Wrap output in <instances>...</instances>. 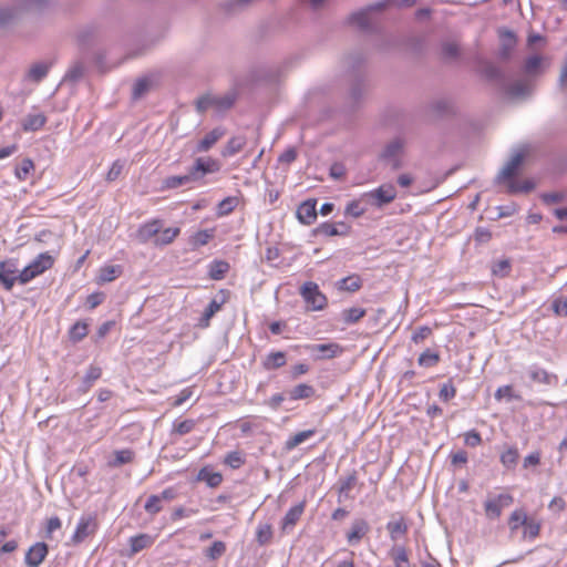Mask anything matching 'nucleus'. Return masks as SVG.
<instances>
[{
    "instance_id": "nucleus-1",
    "label": "nucleus",
    "mask_w": 567,
    "mask_h": 567,
    "mask_svg": "<svg viewBox=\"0 0 567 567\" xmlns=\"http://www.w3.org/2000/svg\"><path fill=\"white\" fill-rule=\"evenodd\" d=\"M220 163L212 157H197L194 164L184 175L168 176L164 181L166 188H177L189 186L200 182L207 174L217 173L220 169Z\"/></svg>"
},
{
    "instance_id": "nucleus-2",
    "label": "nucleus",
    "mask_w": 567,
    "mask_h": 567,
    "mask_svg": "<svg viewBox=\"0 0 567 567\" xmlns=\"http://www.w3.org/2000/svg\"><path fill=\"white\" fill-rule=\"evenodd\" d=\"M406 142L403 137H394L379 153V161L389 166L392 171H398L403 166Z\"/></svg>"
},
{
    "instance_id": "nucleus-3",
    "label": "nucleus",
    "mask_w": 567,
    "mask_h": 567,
    "mask_svg": "<svg viewBox=\"0 0 567 567\" xmlns=\"http://www.w3.org/2000/svg\"><path fill=\"white\" fill-rule=\"evenodd\" d=\"M53 264L54 259L49 252L40 254L31 264L20 271L19 284H28L45 270L50 269Z\"/></svg>"
},
{
    "instance_id": "nucleus-4",
    "label": "nucleus",
    "mask_w": 567,
    "mask_h": 567,
    "mask_svg": "<svg viewBox=\"0 0 567 567\" xmlns=\"http://www.w3.org/2000/svg\"><path fill=\"white\" fill-rule=\"evenodd\" d=\"M300 295L312 311L322 310L328 303L327 297L319 290V286L312 281H307L301 286Z\"/></svg>"
},
{
    "instance_id": "nucleus-5",
    "label": "nucleus",
    "mask_w": 567,
    "mask_h": 567,
    "mask_svg": "<svg viewBox=\"0 0 567 567\" xmlns=\"http://www.w3.org/2000/svg\"><path fill=\"white\" fill-rule=\"evenodd\" d=\"M514 498L511 494H499L495 497H488L484 502L485 515L489 519H497L502 515L503 508L511 506Z\"/></svg>"
},
{
    "instance_id": "nucleus-6",
    "label": "nucleus",
    "mask_w": 567,
    "mask_h": 567,
    "mask_svg": "<svg viewBox=\"0 0 567 567\" xmlns=\"http://www.w3.org/2000/svg\"><path fill=\"white\" fill-rule=\"evenodd\" d=\"M371 205L382 207L396 198V188L393 184H382L378 188L365 194Z\"/></svg>"
},
{
    "instance_id": "nucleus-7",
    "label": "nucleus",
    "mask_w": 567,
    "mask_h": 567,
    "mask_svg": "<svg viewBox=\"0 0 567 567\" xmlns=\"http://www.w3.org/2000/svg\"><path fill=\"white\" fill-rule=\"evenodd\" d=\"M505 94L514 100L526 99L533 92V83L529 79H517L503 85Z\"/></svg>"
},
{
    "instance_id": "nucleus-8",
    "label": "nucleus",
    "mask_w": 567,
    "mask_h": 567,
    "mask_svg": "<svg viewBox=\"0 0 567 567\" xmlns=\"http://www.w3.org/2000/svg\"><path fill=\"white\" fill-rule=\"evenodd\" d=\"M20 271L14 259L0 261V284L11 290L19 282Z\"/></svg>"
},
{
    "instance_id": "nucleus-9",
    "label": "nucleus",
    "mask_w": 567,
    "mask_h": 567,
    "mask_svg": "<svg viewBox=\"0 0 567 567\" xmlns=\"http://www.w3.org/2000/svg\"><path fill=\"white\" fill-rule=\"evenodd\" d=\"M97 524L96 519L92 515L82 516L78 523L75 532L72 536V542L74 544L82 543L86 537L94 534L96 530Z\"/></svg>"
},
{
    "instance_id": "nucleus-10",
    "label": "nucleus",
    "mask_w": 567,
    "mask_h": 567,
    "mask_svg": "<svg viewBox=\"0 0 567 567\" xmlns=\"http://www.w3.org/2000/svg\"><path fill=\"white\" fill-rule=\"evenodd\" d=\"M306 349L317 360L332 359L341 352L338 343H313L308 344Z\"/></svg>"
},
{
    "instance_id": "nucleus-11",
    "label": "nucleus",
    "mask_w": 567,
    "mask_h": 567,
    "mask_svg": "<svg viewBox=\"0 0 567 567\" xmlns=\"http://www.w3.org/2000/svg\"><path fill=\"white\" fill-rule=\"evenodd\" d=\"M350 233V226L344 224L343 221L339 223H322L318 227L313 229V234L316 236H347Z\"/></svg>"
},
{
    "instance_id": "nucleus-12",
    "label": "nucleus",
    "mask_w": 567,
    "mask_h": 567,
    "mask_svg": "<svg viewBox=\"0 0 567 567\" xmlns=\"http://www.w3.org/2000/svg\"><path fill=\"white\" fill-rule=\"evenodd\" d=\"M524 161V154L523 153H516L512 156V158L506 163V165L499 171V173L496 176L497 183H503L507 179L513 178L518 167L522 165Z\"/></svg>"
},
{
    "instance_id": "nucleus-13",
    "label": "nucleus",
    "mask_w": 567,
    "mask_h": 567,
    "mask_svg": "<svg viewBox=\"0 0 567 567\" xmlns=\"http://www.w3.org/2000/svg\"><path fill=\"white\" fill-rule=\"evenodd\" d=\"M162 226L163 224L159 219H154L152 221L145 223L138 228L136 237L143 244L151 240L154 241L155 237L158 236Z\"/></svg>"
},
{
    "instance_id": "nucleus-14",
    "label": "nucleus",
    "mask_w": 567,
    "mask_h": 567,
    "mask_svg": "<svg viewBox=\"0 0 567 567\" xmlns=\"http://www.w3.org/2000/svg\"><path fill=\"white\" fill-rule=\"evenodd\" d=\"M48 554V545L45 543H37L29 548L25 554V564L29 567H39Z\"/></svg>"
},
{
    "instance_id": "nucleus-15",
    "label": "nucleus",
    "mask_w": 567,
    "mask_h": 567,
    "mask_svg": "<svg viewBox=\"0 0 567 567\" xmlns=\"http://www.w3.org/2000/svg\"><path fill=\"white\" fill-rule=\"evenodd\" d=\"M317 200L308 199L301 203L297 209V218L303 225H311L317 218Z\"/></svg>"
},
{
    "instance_id": "nucleus-16",
    "label": "nucleus",
    "mask_w": 567,
    "mask_h": 567,
    "mask_svg": "<svg viewBox=\"0 0 567 567\" xmlns=\"http://www.w3.org/2000/svg\"><path fill=\"white\" fill-rule=\"evenodd\" d=\"M225 135L223 127H216L207 133L197 144L196 152L203 153L209 151L214 144Z\"/></svg>"
},
{
    "instance_id": "nucleus-17",
    "label": "nucleus",
    "mask_w": 567,
    "mask_h": 567,
    "mask_svg": "<svg viewBox=\"0 0 567 567\" xmlns=\"http://www.w3.org/2000/svg\"><path fill=\"white\" fill-rule=\"evenodd\" d=\"M305 511V502L292 506L285 515L281 522V528L288 530L295 527Z\"/></svg>"
},
{
    "instance_id": "nucleus-18",
    "label": "nucleus",
    "mask_w": 567,
    "mask_h": 567,
    "mask_svg": "<svg viewBox=\"0 0 567 567\" xmlns=\"http://www.w3.org/2000/svg\"><path fill=\"white\" fill-rule=\"evenodd\" d=\"M527 373L533 382L539 384L550 385L554 381L557 380L556 375L550 374L545 369L539 368L538 365L529 367Z\"/></svg>"
},
{
    "instance_id": "nucleus-19",
    "label": "nucleus",
    "mask_w": 567,
    "mask_h": 567,
    "mask_svg": "<svg viewBox=\"0 0 567 567\" xmlns=\"http://www.w3.org/2000/svg\"><path fill=\"white\" fill-rule=\"evenodd\" d=\"M369 532V525L364 519H357L352 523L350 530L347 534V539L350 544H355Z\"/></svg>"
},
{
    "instance_id": "nucleus-20",
    "label": "nucleus",
    "mask_w": 567,
    "mask_h": 567,
    "mask_svg": "<svg viewBox=\"0 0 567 567\" xmlns=\"http://www.w3.org/2000/svg\"><path fill=\"white\" fill-rule=\"evenodd\" d=\"M52 63L38 62L30 66L25 78L34 83H40L47 75Z\"/></svg>"
},
{
    "instance_id": "nucleus-21",
    "label": "nucleus",
    "mask_w": 567,
    "mask_h": 567,
    "mask_svg": "<svg viewBox=\"0 0 567 567\" xmlns=\"http://www.w3.org/2000/svg\"><path fill=\"white\" fill-rule=\"evenodd\" d=\"M215 236L214 229H203L198 230L194 235L189 237L188 244L192 250H197L202 246H205L213 239Z\"/></svg>"
},
{
    "instance_id": "nucleus-22",
    "label": "nucleus",
    "mask_w": 567,
    "mask_h": 567,
    "mask_svg": "<svg viewBox=\"0 0 567 567\" xmlns=\"http://www.w3.org/2000/svg\"><path fill=\"white\" fill-rule=\"evenodd\" d=\"M47 117L42 113L28 114L22 121V128L25 132H35L44 126Z\"/></svg>"
},
{
    "instance_id": "nucleus-23",
    "label": "nucleus",
    "mask_w": 567,
    "mask_h": 567,
    "mask_svg": "<svg viewBox=\"0 0 567 567\" xmlns=\"http://www.w3.org/2000/svg\"><path fill=\"white\" fill-rule=\"evenodd\" d=\"M386 530L389 532L392 540L399 539L408 533V524L402 515H399L398 519L391 520L386 524Z\"/></svg>"
},
{
    "instance_id": "nucleus-24",
    "label": "nucleus",
    "mask_w": 567,
    "mask_h": 567,
    "mask_svg": "<svg viewBox=\"0 0 567 567\" xmlns=\"http://www.w3.org/2000/svg\"><path fill=\"white\" fill-rule=\"evenodd\" d=\"M226 299L221 297L219 300L214 298L205 308L203 316L200 318V326L208 327L210 319L221 309V306L225 303Z\"/></svg>"
},
{
    "instance_id": "nucleus-25",
    "label": "nucleus",
    "mask_w": 567,
    "mask_h": 567,
    "mask_svg": "<svg viewBox=\"0 0 567 567\" xmlns=\"http://www.w3.org/2000/svg\"><path fill=\"white\" fill-rule=\"evenodd\" d=\"M113 460H110L107 463L110 467H118L124 464L132 463L135 458L134 451L130 449L117 450L113 453Z\"/></svg>"
},
{
    "instance_id": "nucleus-26",
    "label": "nucleus",
    "mask_w": 567,
    "mask_h": 567,
    "mask_svg": "<svg viewBox=\"0 0 567 567\" xmlns=\"http://www.w3.org/2000/svg\"><path fill=\"white\" fill-rule=\"evenodd\" d=\"M336 287L341 291L355 292L362 287V280L358 275H351L338 280Z\"/></svg>"
},
{
    "instance_id": "nucleus-27",
    "label": "nucleus",
    "mask_w": 567,
    "mask_h": 567,
    "mask_svg": "<svg viewBox=\"0 0 567 567\" xmlns=\"http://www.w3.org/2000/svg\"><path fill=\"white\" fill-rule=\"evenodd\" d=\"M286 353L282 351L270 352L262 361V367L266 370H275L286 364Z\"/></svg>"
},
{
    "instance_id": "nucleus-28",
    "label": "nucleus",
    "mask_w": 567,
    "mask_h": 567,
    "mask_svg": "<svg viewBox=\"0 0 567 567\" xmlns=\"http://www.w3.org/2000/svg\"><path fill=\"white\" fill-rule=\"evenodd\" d=\"M348 21L350 24L357 25L361 30H367L370 28V9H362L360 11L353 12L349 16Z\"/></svg>"
},
{
    "instance_id": "nucleus-29",
    "label": "nucleus",
    "mask_w": 567,
    "mask_h": 567,
    "mask_svg": "<svg viewBox=\"0 0 567 567\" xmlns=\"http://www.w3.org/2000/svg\"><path fill=\"white\" fill-rule=\"evenodd\" d=\"M153 544V538L147 534H140L130 538L131 556L148 548Z\"/></svg>"
},
{
    "instance_id": "nucleus-30",
    "label": "nucleus",
    "mask_w": 567,
    "mask_h": 567,
    "mask_svg": "<svg viewBox=\"0 0 567 567\" xmlns=\"http://www.w3.org/2000/svg\"><path fill=\"white\" fill-rule=\"evenodd\" d=\"M395 567H411L408 550L404 546H394L390 550Z\"/></svg>"
},
{
    "instance_id": "nucleus-31",
    "label": "nucleus",
    "mask_w": 567,
    "mask_h": 567,
    "mask_svg": "<svg viewBox=\"0 0 567 567\" xmlns=\"http://www.w3.org/2000/svg\"><path fill=\"white\" fill-rule=\"evenodd\" d=\"M197 480L205 482L209 487H217L223 482V476L218 472H213L209 468L204 467L198 472Z\"/></svg>"
},
{
    "instance_id": "nucleus-32",
    "label": "nucleus",
    "mask_w": 567,
    "mask_h": 567,
    "mask_svg": "<svg viewBox=\"0 0 567 567\" xmlns=\"http://www.w3.org/2000/svg\"><path fill=\"white\" fill-rule=\"evenodd\" d=\"M181 228L178 227H168L165 229H161L157 237L154 239V245L156 246H166L174 241V239L179 235Z\"/></svg>"
},
{
    "instance_id": "nucleus-33",
    "label": "nucleus",
    "mask_w": 567,
    "mask_h": 567,
    "mask_svg": "<svg viewBox=\"0 0 567 567\" xmlns=\"http://www.w3.org/2000/svg\"><path fill=\"white\" fill-rule=\"evenodd\" d=\"M102 375V369L97 365H90L85 375L83 377L82 385L80 390L82 392H87L93 383L99 380Z\"/></svg>"
},
{
    "instance_id": "nucleus-34",
    "label": "nucleus",
    "mask_w": 567,
    "mask_h": 567,
    "mask_svg": "<svg viewBox=\"0 0 567 567\" xmlns=\"http://www.w3.org/2000/svg\"><path fill=\"white\" fill-rule=\"evenodd\" d=\"M315 433H316V430H306V431H301V432L296 433L295 435L290 436L285 442V450L286 451H292L298 445H300L301 443H303L308 439L312 437L315 435Z\"/></svg>"
},
{
    "instance_id": "nucleus-35",
    "label": "nucleus",
    "mask_w": 567,
    "mask_h": 567,
    "mask_svg": "<svg viewBox=\"0 0 567 567\" xmlns=\"http://www.w3.org/2000/svg\"><path fill=\"white\" fill-rule=\"evenodd\" d=\"M246 145V137L245 136H234L231 137L225 148L221 151V155L224 157L233 156L240 152L244 146Z\"/></svg>"
},
{
    "instance_id": "nucleus-36",
    "label": "nucleus",
    "mask_w": 567,
    "mask_h": 567,
    "mask_svg": "<svg viewBox=\"0 0 567 567\" xmlns=\"http://www.w3.org/2000/svg\"><path fill=\"white\" fill-rule=\"evenodd\" d=\"M229 264L224 260H214L209 265L208 275L213 280H220L229 270Z\"/></svg>"
},
{
    "instance_id": "nucleus-37",
    "label": "nucleus",
    "mask_w": 567,
    "mask_h": 567,
    "mask_svg": "<svg viewBox=\"0 0 567 567\" xmlns=\"http://www.w3.org/2000/svg\"><path fill=\"white\" fill-rule=\"evenodd\" d=\"M315 388L312 385L301 383L296 385L289 391V398L293 401L303 400L311 398L315 394Z\"/></svg>"
},
{
    "instance_id": "nucleus-38",
    "label": "nucleus",
    "mask_w": 567,
    "mask_h": 567,
    "mask_svg": "<svg viewBox=\"0 0 567 567\" xmlns=\"http://www.w3.org/2000/svg\"><path fill=\"white\" fill-rule=\"evenodd\" d=\"M236 100V95L234 93H226L224 95H214V109L219 112L229 110Z\"/></svg>"
},
{
    "instance_id": "nucleus-39",
    "label": "nucleus",
    "mask_w": 567,
    "mask_h": 567,
    "mask_svg": "<svg viewBox=\"0 0 567 567\" xmlns=\"http://www.w3.org/2000/svg\"><path fill=\"white\" fill-rule=\"evenodd\" d=\"M339 495L340 497L343 495L344 497L349 496V492L357 484V474L355 472H352L346 477H341L339 480Z\"/></svg>"
},
{
    "instance_id": "nucleus-40",
    "label": "nucleus",
    "mask_w": 567,
    "mask_h": 567,
    "mask_svg": "<svg viewBox=\"0 0 567 567\" xmlns=\"http://www.w3.org/2000/svg\"><path fill=\"white\" fill-rule=\"evenodd\" d=\"M272 538V527L270 524H259L256 530V540L260 546L270 543Z\"/></svg>"
},
{
    "instance_id": "nucleus-41",
    "label": "nucleus",
    "mask_w": 567,
    "mask_h": 567,
    "mask_svg": "<svg viewBox=\"0 0 567 567\" xmlns=\"http://www.w3.org/2000/svg\"><path fill=\"white\" fill-rule=\"evenodd\" d=\"M365 315V310L360 307H352L342 311V319L347 324L358 322Z\"/></svg>"
},
{
    "instance_id": "nucleus-42",
    "label": "nucleus",
    "mask_w": 567,
    "mask_h": 567,
    "mask_svg": "<svg viewBox=\"0 0 567 567\" xmlns=\"http://www.w3.org/2000/svg\"><path fill=\"white\" fill-rule=\"evenodd\" d=\"M484 74L488 80L497 82L503 87L505 83V75L498 66L491 63L487 64L484 68Z\"/></svg>"
},
{
    "instance_id": "nucleus-43",
    "label": "nucleus",
    "mask_w": 567,
    "mask_h": 567,
    "mask_svg": "<svg viewBox=\"0 0 567 567\" xmlns=\"http://www.w3.org/2000/svg\"><path fill=\"white\" fill-rule=\"evenodd\" d=\"M518 457H519V454H518L517 449L509 447L505 452L502 453L501 463L506 468H514L517 464Z\"/></svg>"
},
{
    "instance_id": "nucleus-44",
    "label": "nucleus",
    "mask_w": 567,
    "mask_h": 567,
    "mask_svg": "<svg viewBox=\"0 0 567 567\" xmlns=\"http://www.w3.org/2000/svg\"><path fill=\"white\" fill-rule=\"evenodd\" d=\"M527 515L523 509H516L514 511L508 519V526L512 532H515L520 526H524L527 522Z\"/></svg>"
},
{
    "instance_id": "nucleus-45",
    "label": "nucleus",
    "mask_w": 567,
    "mask_h": 567,
    "mask_svg": "<svg viewBox=\"0 0 567 567\" xmlns=\"http://www.w3.org/2000/svg\"><path fill=\"white\" fill-rule=\"evenodd\" d=\"M121 274L120 266H105L100 269V282H111Z\"/></svg>"
},
{
    "instance_id": "nucleus-46",
    "label": "nucleus",
    "mask_w": 567,
    "mask_h": 567,
    "mask_svg": "<svg viewBox=\"0 0 567 567\" xmlns=\"http://www.w3.org/2000/svg\"><path fill=\"white\" fill-rule=\"evenodd\" d=\"M70 339L74 342L81 341L87 334V324L82 321L75 322L70 329Z\"/></svg>"
},
{
    "instance_id": "nucleus-47",
    "label": "nucleus",
    "mask_w": 567,
    "mask_h": 567,
    "mask_svg": "<svg viewBox=\"0 0 567 567\" xmlns=\"http://www.w3.org/2000/svg\"><path fill=\"white\" fill-rule=\"evenodd\" d=\"M226 551V544L221 540H216L209 548L206 549L205 555L212 560H216L221 557Z\"/></svg>"
},
{
    "instance_id": "nucleus-48",
    "label": "nucleus",
    "mask_w": 567,
    "mask_h": 567,
    "mask_svg": "<svg viewBox=\"0 0 567 567\" xmlns=\"http://www.w3.org/2000/svg\"><path fill=\"white\" fill-rule=\"evenodd\" d=\"M151 85H152V82L147 78L137 80L133 86V93H132L133 99L134 100L141 99L145 93L148 92Z\"/></svg>"
},
{
    "instance_id": "nucleus-49",
    "label": "nucleus",
    "mask_w": 567,
    "mask_h": 567,
    "mask_svg": "<svg viewBox=\"0 0 567 567\" xmlns=\"http://www.w3.org/2000/svg\"><path fill=\"white\" fill-rule=\"evenodd\" d=\"M84 74V65L81 62H75L65 73L64 81L76 82Z\"/></svg>"
},
{
    "instance_id": "nucleus-50",
    "label": "nucleus",
    "mask_w": 567,
    "mask_h": 567,
    "mask_svg": "<svg viewBox=\"0 0 567 567\" xmlns=\"http://www.w3.org/2000/svg\"><path fill=\"white\" fill-rule=\"evenodd\" d=\"M495 399L497 401H501L503 399H506L507 401H512V400H519L520 396L518 394H515L514 391H513V386L512 385H503V386H499L495 394H494Z\"/></svg>"
},
{
    "instance_id": "nucleus-51",
    "label": "nucleus",
    "mask_w": 567,
    "mask_h": 567,
    "mask_svg": "<svg viewBox=\"0 0 567 567\" xmlns=\"http://www.w3.org/2000/svg\"><path fill=\"white\" fill-rule=\"evenodd\" d=\"M34 164L30 158H24L21 164L16 168V176L20 181H25L31 171H33Z\"/></svg>"
},
{
    "instance_id": "nucleus-52",
    "label": "nucleus",
    "mask_w": 567,
    "mask_h": 567,
    "mask_svg": "<svg viewBox=\"0 0 567 567\" xmlns=\"http://www.w3.org/2000/svg\"><path fill=\"white\" fill-rule=\"evenodd\" d=\"M419 364L422 367H433L440 361L437 353L426 350L419 357Z\"/></svg>"
},
{
    "instance_id": "nucleus-53",
    "label": "nucleus",
    "mask_w": 567,
    "mask_h": 567,
    "mask_svg": "<svg viewBox=\"0 0 567 567\" xmlns=\"http://www.w3.org/2000/svg\"><path fill=\"white\" fill-rule=\"evenodd\" d=\"M195 421L194 420H184L181 422L174 423L173 432L177 433L178 435H185L190 433L195 427Z\"/></svg>"
},
{
    "instance_id": "nucleus-54",
    "label": "nucleus",
    "mask_w": 567,
    "mask_h": 567,
    "mask_svg": "<svg viewBox=\"0 0 567 567\" xmlns=\"http://www.w3.org/2000/svg\"><path fill=\"white\" fill-rule=\"evenodd\" d=\"M17 14V11L12 7L0 6V27H4L10 23Z\"/></svg>"
},
{
    "instance_id": "nucleus-55",
    "label": "nucleus",
    "mask_w": 567,
    "mask_h": 567,
    "mask_svg": "<svg viewBox=\"0 0 567 567\" xmlns=\"http://www.w3.org/2000/svg\"><path fill=\"white\" fill-rule=\"evenodd\" d=\"M542 58L538 55L529 56L524 64V71L527 74H536L540 68Z\"/></svg>"
},
{
    "instance_id": "nucleus-56",
    "label": "nucleus",
    "mask_w": 567,
    "mask_h": 567,
    "mask_svg": "<svg viewBox=\"0 0 567 567\" xmlns=\"http://www.w3.org/2000/svg\"><path fill=\"white\" fill-rule=\"evenodd\" d=\"M161 503V497H157V495H151L144 505V509L148 514L155 515L162 509Z\"/></svg>"
},
{
    "instance_id": "nucleus-57",
    "label": "nucleus",
    "mask_w": 567,
    "mask_h": 567,
    "mask_svg": "<svg viewBox=\"0 0 567 567\" xmlns=\"http://www.w3.org/2000/svg\"><path fill=\"white\" fill-rule=\"evenodd\" d=\"M225 463L231 468H239L245 463V458L241 453L233 451L226 455Z\"/></svg>"
},
{
    "instance_id": "nucleus-58",
    "label": "nucleus",
    "mask_w": 567,
    "mask_h": 567,
    "mask_svg": "<svg viewBox=\"0 0 567 567\" xmlns=\"http://www.w3.org/2000/svg\"><path fill=\"white\" fill-rule=\"evenodd\" d=\"M509 270L511 262L507 259L498 260L492 266V272L495 276L505 277L508 275Z\"/></svg>"
},
{
    "instance_id": "nucleus-59",
    "label": "nucleus",
    "mask_w": 567,
    "mask_h": 567,
    "mask_svg": "<svg viewBox=\"0 0 567 567\" xmlns=\"http://www.w3.org/2000/svg\"><path fill=\"white\" fill-rule=\"evenodd\" d=\"M209 107H214V95L205 94L196 101V110L198 113H204Z\"/></svg>"
},
{
    "instance_id": "nucleus-60",
    "label": "nucleus",
    "mask_w": 567,
    "mask_h": 567,
    "mask_svg": "<svg viewBox=\"0 0 567 567\" xmlns=\"http://www.w3.org/2000/svg\"><path fill=\"white\" fill-rule=\"evenodd\" d=\"M124 164L125 163L123 161H120V159L115 161L106 174V181L114 182L115 179H117L118 176L122 174Z\"/></svg>"
},
{
    "instance_id": "nucleus-61",
    "label": "nucleus",
    "mask_w": 567,
    "mask_h": 567,
    "mask_svg": "<svg viewBox=\"0 0 567 567\" xmlns=\"http://www.w3.org/2000/svg\"><path fill=\"white\" fill-rule=\"evenodd\" d=\"M533 188H534V184L529 181H526L522 184L513 182V181H511L508 183V193H511V194H515L518 192L527 193V192L532 190Z\"/></svg>"
},
{
    "instance_id": "nucleus-62",
    "label": "nucleus",
    "mask_w": 567,
    "mask_h": 567,
    "mask_svg": "<svg viewBox=\"0 0 567 567\" xmlns=\"http://www.w3.org/2000/svg\"><path fill=\"white\" fill-rule=\"evenodd\" d=\"M237 199L235 197H227L223 199L218 205V213L220 215H227L231 213L236 206Z\"/></svg>"
},
{
    "instance_id": "nucleus-63",
    "label": "nucleus",
    "mask_w": 567,
    "mask_h": 567,
    "mask_svg": "<svg viewBox=\"0 0 567 567\" xmlns=\"http://www.w3.org/2000/svg\"><path fill=\"white\" fill-rule=\"evenodd\" d=\"M553 311L560 317H567V299L556 298L551 305Z\"/></svg>"
},
{
    "instance_id": "nucleus-64",
    "label": "nucleus",
    "mask_w": 567,
    "mask_h": 567,
    "mask_svg": "<svg viewBox=\"0 0 567 567\" xmlns=\"http://www.w3.org/2000/svg\"><path fill=\"white\" fill-rule=\"evenodd\" d=\"M455 395H456V389L451 382L444 383L441 386V390L439 393V396L441 400L446 402V401L453 399Z\"/></svg>"
}]
</instances>
